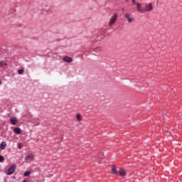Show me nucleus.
I'll list each match as a JSON object with an SVG mask.
<instances>
[{"label":"nucleus","instance_id":"9b49d317","mask_svg":"<svg viewBox=\"0 0 182 182\" xmlns=\"http://www.w3.org/2000/svg\"><path fill=\"white\" fill-rule=\"evenodd\" d=\"M14 133H16V134H21V128L19 127H15L14 129Z\"/></svg>","mask_w":182,"mask_h":182},{"label":"nucleus","instance_id":"f8f14e48","mask_svg":"<svg viewBox=\"0 0 182 182\" xmlns=\"http://www.w3.org/2000/svg\"><path fill=\"white\" fill-rule=\"evenodd\" d=\"M119 174H120L122 177H124V176H126V171H124V169H120Z\"/></svg>","mask_w":182,"mask_h":182},{"label":"nucleus","instance_id":"6e6552de","mask_svg":"<svg viewBox=\"0 0 182 182\" xmlns=\"http://www.w3.org/2000/svg\"><path fill=\"white\" fill-rule=\"evenodd\" d=\"M10 122L13 125H15L16 124V123H18V119H16V117H12L11 118Z\"/></svg>","mask_w":182,"mask_h":182},{"label":"nucleus","instance_id":"4468645a","mask_svg":"<svg viewBox=\"0 0 182 182\" xmlns=\"http://www.w3.org/2000/svg\"><path fill=\"white\" fill-rule=\"evenodd\" d=\"M112 172L113 173V174H117V170L116 169V166H112Z\"/></svg>","mask_w":182,"mask_h":182},{"label":"nucleus","instance_id":"f3484780","mask_svg":"<svg viewBox=\"0 0 182 182\" xmlns=\"http://www.w3.org/2000/svg\"><path fill=\"white\" fill-rule=\"evenodd\" d=\"M18 75H22V73H23V69L18 70Z\"/></svg>","mask_w":182,"mask_h":182},{"label":"nucleus","instance_id":"f257e3e1","mask_svg":"<svg viewBox=\"0 0 182 182\" xmlns=\"http://www.w3.org/2000/svg\"><path fill=\"white\" fill-rule=\"evenodd\" d=\"M117 18H119V16L117 15V14L114 13L112 16L109 18L108 25L110 28H112V26H113V25H114L115 22L117 21Z\"/></svg>","mask_w":182,"mask_h":182},{"label":"nucleus","instance_id":"f03ea898","mask_svg":"<svg viewBox=\"0 0 182 182\" xmlns=\"http://www.w3.org/2000/svg\"><path fill=\"white\" fill-rule=\"evenodd\" d=\"M151 11H153V4L151 3L146 4L144 7V14L146 12H151Z\"/></svg>","mask_w":182,"mask_h":182},{"label":"nucleus","instance_id":"aec40b11","mask_svg":"<svg viewBox=\"0 0 182 182\" xmlns=\"http://www.w3.org/2000/svg\"><path fill=\"white\" fill-rule=\"evenodd\" d=\"M0 85H1V82H0Z\"/></svg>","mask_w":182,"mask_h":182},{"label":"nucleus","instance_id":"dca6fc26","mask_svg":"<svg viewBox=\"0 0 182 182\" xmlns=\"http://www.w3.org/2000/svg\"><path fill=\"white\" fill-rule=\"evenodd\" d=\"M5 161V158L0 155V163H4Z\"/></svg>","mask_w":182,"mask_h":182},{"label":"nucleus","instance_id":"2eb2a0df","mask_svg":"<svg viewBox=\"0 0 182 182\" xmlns=\"http://www.w3.org/2000/svg\"><path fill=\"white\" fill-rule=\"evenodd\" d=\"M31 171H26L23 173L24 177H28V176H29L31 174Z\"/></svg>","mask_w":182,"mask_h":182},{"label":"nucleus","instance_id":"1a4fd4ad","mask_svg":"<svg viewBox=\"0 0 182 182\" xmlns=\"http://www.w3.org/2000/svg\"><path fill=\"white\" fill-rule=\"evenodd\" d=\"M5 147H6V142L3 141L0 144V149L1 150H5Z\"/></svg>","mask_w":182,"mask_h":182},{"label":"nucleus","instance_id":"a211bd4d","mask_svg":"<svg viewBox=\"0 0 182 182\" xmlns=\"http://www.w3.org/2000/svg\"><path fill=\"white\" fill-rule=\"evenodd\" d=\"M18 149H22V146H21V144H18Z\"/></svg>","mask_w":182,"mask_h":182},{"label":"nucleus","instance_id":"39448f33","mask_svg":"<svg viewBox=\"0 0 182 182\" xmlns=\"http://www.w3.org/2000/svg\"><path fill=\"white\" fill-rule=\"evenodd\" d=\"M136 9L138 12H140V14H144V8L141 6L140 3H136Z\"/></svg>","mask_w":182,"mask_h":182},{"label":"nucleus","instance_id":"ddd939ff","mask_svg":"<svg viewBox=\"0 0 182 182\" xmlns=\"http://www.w3.org/2000/svg\"><path fill=\"white\" fill-rule=\"evenodd\" d=\"M0 66L2 68L4 66H8V63L4 60L0 61Z\"/></svg>","mask_w":182,"mask_h":182},{"label":"nucleus","instance_id":"7ed1b4c3","mask_svg":"<svg viewBox=\"0 0 182 182\" xmlns=\"http://www.w3.org/2000/svg\"><path fill=\"white\" fill-rule=\"evenodd\" d=\"M16 169V166L14 164L11 165V166L7 171V175L11 176V174H14V173H15Z\"/></svg>","mask_w":182,"mask_h":182},{"label":"nucleus","instance_id":"9d476101","mask_svg":"<svg viewBox=\"0 0 182 182\" xmlns=\"http://www.w3.org/2000/svg\"><path fill=\"white\" fill-rule=\"evenodd\" d=\"M75 117L77 122H82V120H83V118L82 117V115L80 114H77Z\"/></svg>","mask_w":182,"mask_h":182},{"label":"nucleus","instance_id":"423d86ee","mask_svg":"<svg viewBox=\"0 0 182 182\" xmlns=\"http://www.w3.org/2000/svg\"><path fill=\"white\" fill-rule=\"evenodd\" d=\"M63 60L64 62H66L67 63H72V62H73V58H72L69 56H64L63 58Z\"/></svg>","mask_w":182,"mask_h":182},{"label":"nucleus","instance_id":"6ab92c4d","mask_svg":"<svg viewBox=\"0 0 182 182\" xmlns=\"http://www.w3.org/2000/svg\"><path fill=\"white\" fill-rule=\"evenodd\" d=\"M132 4H136V0H132Z\"/></svg>","mask_w":182,"mask_h":182},{"label":"nucleus","instance_id":"0eeeda50","mask_svg":"<svg viewBox=\"0 0 182 182\" xmlns=\"http://www.w3.org/2000/svg\"><path fill=\"white\" fill-rule=\"evenodd\" d=\"M25 159H26V160L33 161V160H34L35 156H33V154H30L27 155L26 156H25Z\"/></svg>","mask_w":182,"mask_h":182},{"label":"nucleus","instance_id":"20e7f679","mask_svg":"<svg viewBox=\"0 0 182 182\" xmlns=\"http://www.w3.org/2000/svg\"><path fill=\"white\" fill-rule=\"evenodd\" d=\"M124 18L127 19L129 23H132V22H134V18L130 17V14H129V13H126L124 14Z\"/></svg>","mask_w":182,"mask_h":182}]
</instances>
